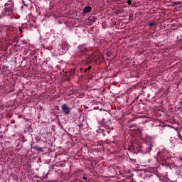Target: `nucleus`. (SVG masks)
Returning a JSON list of instances; mask_svg holds the SVG:
<instances>
[{
  "label": "nucleus",
  "mask_w": 182,
  "mask_h": 182,
  "mask_svg": "<svg viewBox=\"0 0 182 182\" xmlns=\"http://www.w3.org/2000/svg\"><path fill=\"white\" fill-rule=\"evenodd\" d=\"M61 110L65 116H68V114H70L72 109L68 106V104H63L61 106Z\"/></svg>",
  "instance_id": "5"
},
{
  "label": "nucleus",
  "mask_w": 182,
  "mask_h": 182,
  "mask_svg": "<svg viewBox=\"0 0 182 182\" xmlns=\"http://www.w3.org/2000/svg\"><path fill=\"white\" fill-rule=\"evenodd\" d=\"M111 130H113V127L111 128Z\"/></svg>",
  "instance_id": "18"
},
{
  "label": "nucleus",
  "mask_w": 182,
  "mask_h": 182,
  "mask_svg": "<svg viewBox=\"0 0 182 182\" xmlns=\"http://www.w3.org/2000/svg\"><path fill=\"white\" fill-rule=\"evenodd\" d=\"M60 126L61 129H63V125H62L61 124H60Z\"/></svg>",
  "instance_id": "17"
},
{
  "label": "nucleus",
  "mask_w": 182,
  "mask_h": 182,
  "mask_svg": "<svg viewBox=\"0 0 182 182\" xmlns=\"http://www.w3.org/2000/svg\"><path fill=\"white\" fill-rule=\"evenodd\" d=\"M177 137L182 141V129L178 132ZM182 144V142H181Z\"/></svg>",
  "instance_id": "9"
},
{
  "label": "nucleus",
  "mask_w": 182,
  "mask_h": 182,
  "mask_svg": "<svg viewBox=\"0 0 182 182\" xmlns=\"http://www.w3.org/2000/svg\"><path fill=\"white\" fill-rule=\"evenodd\" d=\"M83 180H87V177H86V176H83Z\"/></svg>",
  "instance_id": "16"
},
{
  "label": "nucleus",
  "mask_w": 182,
  "mask_h": 182,
  "mask_svg": "<svg viewBox=\"0 0 182 182\" xmlns=\"http://www.w3.org/2000/svg\"><path fill=\"white\" fill-rule=\"evenodd\" d=\"M33 149L34 150H36V151H42V152H43V147H39L38 146H33Z\"/></svg>",
  "instance_id": "8"
},
{
  "label": "nucleus",
  "mask_w": 182,
  "mask_h": 182,
  "mask_svg": "<svg viewBox=\"0 0 182 182\" xmlns=\"http://www.w3.org/2000/svg\"><path fill=\"white\" fill-rule=\"evenodd\" d=\"M100 132L101 133V134H102V136H104V137L106 136V133H107V134H109V133H110V129H100Z\"/></svg>",
  "instance_id": "6"
},
{
  "label": "nucleus",
  "mask_w": 182,
  "mask_h": 182,
  "mask_svg": "<svg viewBox=\"0 0 182 182\" xmlns=\"http://www.w3.org/2000/svg\"><path fill=\"white\" fill-rule=\"evenodd\" d=\"M15 12V4L12 1H9L4 4V8L0 14V19L5 16H14Z\"/></svg>",
  "instance_id": "1"
},
{
  "label": "nucleus",
  "mask_w": 182,
  "mask_h": 182,
  "mask_svg": "<svg viewBox=\"0 0 182 182\" xmlns=\"http://www.w3.org/2000/svg\"><path fill=\"white\" fill-rule=\"evenodd\" d=\"M18 31H19L20 33H22V32H23V31H22V28H21V27H19Z\"/></svg>",
  "instance_id": "15"
},
{
  "label": "nucleus",
  "mask_w": 182,
  "mask_h": 182,
  "mask_svg": "<svg viewBox=\"0 0 182 182\" xmlns=\"http://www.w3.org/2000/svg\"><path fill=\"white\" fill-rule=\"evenodd\" d=\"M87 52H89V50L86 47L85 44L79 45L77 46L76 56H77L78 58H82V56H85V55H87Z\"/></svg>",
  "instance_id": "3"
},
{
  "label": "nucleus",
  "mask_w": 182,
  "mask_h": 182,
  "mask_svg": "<svg viewBox=\"0 0 182 182\" xmlns=\"http://www.w3.org/2000/svg\"><path fill=\"white\" fill-rule=\"evenodd\" d=\"M154 25H156V21L149 22V24H148V26H150L151 28H153V26H154Z\"/></svg>",
  "instance_id": "10"
},
{
  "label": "nucleus",
  "mask_w": 182,
  "mask_h": 182,
  "mask_svg": "<svg viewBox=\"0 0 182 182\" xmlns=\"http://www.w3.org/2000/svg\"><path fill=\"white\" fill-rule=\"evenodd\" d=\"M151 151V147H149L148 149H146V153H150Z\"/></svg>",
  "instance_id": "13"
},
{
  "label": "nucleus",
  "mask_w": 182,
  "mask_h": 182,
  "mask_svg": "<svg viewBox=\"0 0 182 182\" xmlns=\"http://www.w3.org/2000/svg\"><path fill=\"white\" fill-rule=\"evenodd\" d=\"M94 57L92 56H89L87 60L84 62L85 65L83 66V68L80 69V71L81 72V73H85V75H88L89 74V70H90V69H92V65L91 63L92 62H94L95 60Z\"/></svg>",
  "instance_id": "2"
},
{
  "label": "nucleus",
  "mask_w": 182,
  "mask_h": 182,
  "mask_svg": "<svg viewBox=\"0 0 182 182\" xmlns=\"http://www.w3.org/2000/svg\"><path fill=\"white\" fill-rule=\"evenodd\" d=\"M92 11V6H87L83 9V14H89Z\"/></svg>",
  "instance_id": "7"
},
{
  "label": "nucleus",
  "mask_w": 182,
  "mask_h": 182,
  "mask_svg": "<svg viewBox=\"0 0 182 182\" xmlns=\"http://www.w3.org/2000/svg\"><path fill=\"white\" fill-rule=\"evenodd\" d=\"M127 4L128 5H132V0H128Z\"/></svg>",
  "instance_id": "14"
},
{
  "label": "nucleus",
  "mask_w": 182,
  "mask_h": 182,
  "mask_svg": "<svg viewBox=\"0 0 182 182\" xmlns=\"http://www.w3.org/2000/svg\"><path fill=\"white\" fill-rule=\"evenodd\" d=\"M158 157H159L160 160L162 161V164L164 166H168L170 164V162L168 160H170V156L168 155L164 154L163 151H159L157 154Z\"/></svg>",
  "instance_id": "4"
},
{
  "label": "nucleus",
  "mask_w": 182,
  "mask_h": 182,
  "mask_svg": "<svg viewBox=\"0 0 182 182\" xmlns=\"http://www.w3.org/2000/svg\"><path fill=\"white\" fill-rule=\"evenodd\" d=\"M14 31V28H9V31H7V33H11V32H12Z\"/></svg>",
  "instance_id": "12"
},
{
  "label": "nucleus",
  "mask_w": 182,
  "mask_h": 182,
  "mask_svg": "<svg viewBox=\"0 0 182 182\" xmlns=\"http://www.w3.org/2000/svg\"><path fill=\"white\" fill-rule=\"evenodd\" d=\"M176 5H181V3L180 1H176V2H174L172 6H176Z\"/></svg>",
  "instance_id": "11"
}]
</instances>
